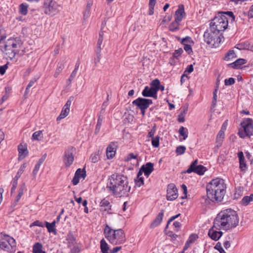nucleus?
<instances>
[{"label":"nucleus","instance_id":"obj_12","mask_svg":"<svg viewBox=\"0 0 253 253\" xmlns=\"http://www.w3.org/2000/svg\"><path fill=\"white\" fill-rule=\"evenodd\" d=\"M74 97L71 96L67 101L66 104L63 106L60 115L57 118V121H59L66 117L70 112V108L72 102L74 100Z\"/></svg>","mask_w":253,"mask_h":253},{"label":"nucleus","instance_id":"obj_48","mask_svg":"<svg viewBox=\"0 0 253 253\" xmlns=\"http://www.w3.org/2000/svg\"><path fill=\"white\" fill-rule=\"evenodd\" d=\"M186 151V147L184 146H179L176 148V153L177 155H182Z\"/></svg>","mask_w":253,"mask_h":253},{"label":"nucleus","instance_id":"obj_15","mask_svg":"<svg viewBox=\"0 0 253 253\" xmlns=\"http://www.w3.org/2000/svg\"><path fill=\"white\" fill-rule=\"evenodd\" d=\"M150 87L146 86L142 91V94L144 97H151L156 99L157 98V90L155 87L150 85Z\"/></svg>","mask_w":253,"mask_h":253},{"label":"nucleus","instance_id":"obj_31","mask_svg":"<svg viewBox=\"0 0 253 253\" xmlns=\"http://www.w3.org/2000/svg\"><path fill=\"white\" fill-rule=\"evenodd\" d=\"M236 57V53L233 49L229 50L225 55L223 59L229 61Z\"/></svg>","mask_w":253,"mask_h":253},{"label":"nucleus","instance_id":"obj_54","mask_svg":"<svg viewBox=\"0 0 253 253\" xmlns=\"http://www.w3.org/2000/svg\"><path fill=\"white\" fill-rule=\"evenodd\" d=\"M34 226H39V227H43L44 224L42 222L40 221L39 220H36V221H34V222H33L30 225V227H32Z\"/></svg>","mask_w":253,"mask_h":253},{"label":"nucleus","instance_id":"obj_57","mask_svg":"<svg viewBox=\"0 0 253 253\" xmlns=\"http://www.w3.org/2000/svg\"><path fill=\"white\" fill-rule=\"evenodd\" d=\"M8 68V65L6 64L5 65L0 66V74L2 75H4L5 73L6 70Z\"/></svg>","mask_w":253,"mask_h":253},{"label":"nucleus","instance_id":"obj_8","mask_svg":"<svg viewBox=\"0 0 253 253\" xmlns=\"http://www.w3.org/2000/svg\"><path fill=\"white\" fill-rule=\"evenodd\" d=\"M43 8L46 14L54 16L59 11L60 5L53 0H44Z\"/></svg>","mask_w":253,"mask_h":253},{"label":"nucleus","instance_id":"obj_9","mask_svg":"<svg viewBox=\"0 0 253 253\" xmlns=\"http://www.w3.org/2000/svg\"><path fill=\"white\" fill-rule=\"evenodd\" d=\"M198 160H195L193 161L185 172L190 173L193 172L200 175H203L207 169L203 165H198Z\"/></svg>","mask_w":253,"mask_h":253},{"label":"nucleus","instance_id":"obj_20","mask_svg":"<svg viewBox=\"0 0 253 253\" xmlns=\"http://www.w3.org/2000/svg\"><path fill=\"white\" fill-rule=\"evenodd\" d=\"M198 238V236L196 234H191L188 240L186 241L185 246L183 249L182 253H183L186 250H187L192 244H193Z\"/></svg>","mask_w":253,"mask_h":253},{"label":"nucleus","instance_id":"obj_39","mask_svg":"<svg viewBox=\"0 0 253 253\" xmlns=\"http://www.w3.org/2000/svg\"><path fill=\"white\" fill-rule=\"evenodd\" d=\"M64 67V64L62 63H59L57 65V67L55 71L54 77L57 78L59 74L61 72Z\"/></svg>","mask_w":253,"mask_h":253},{"label":"nucleus","instance_id":"obj_26","mask_svg":"<svg viewBox=\"0 0 253 253\" xmlns=\"http://www.w3.org/2000/svg\"><path fill=\"white\" fill-rule=\"evenodd\" d=\"M246 60L243 58H239L236 60L235 62L229 64L228 66L234 69H238L240 68L241 65L246 63Z\"/></svg>","mask_w":253,"mask_h":253},{"label":"nucleus","instance_id":"obj_41","mask_svg":"<svg viewBox=\"0 0 253 253\" xmlns=\"http://www.w3.org/2000/svg\"><path fill=\"white\" fill-rule=\"evenodd\" d=\"M188 130L183 126H181L179 129V133L180 135L183 137V139H186L188 137Z\"/></svg>","mask_w":253,"mask_h":253},{"label":"nucleus","instance_id":"obj_36","mask_svg":"<svg viewBox=\"0 0 253 253\" xmlns=\"http://www.w3.org/2000/svg\"><path fill=\"white\" fill-rule=\"evenodd\" d=\"M252 201H253V194H251L249 196L244 197L241 202L243 205L246 206Z\"/></svg>","mask_w":253,"mask_h":253},{"label":"nucleus","instance_id":"obj_45","mask_svg":"<svg viewBox=\"0 0 253 253\" xmlns=\"http://www.w3.org/2000/svg\"><path fill=\"white\" fill-rule=\"evenodd\" d=\"M99 151H98L97 152L92 154L91 155L90 159L92 163H96L98 161V160H99Z\"/></svg>","mask_w":253,"mask_h":253},{"label":"nucleus","instance_id":"obj_16","mask_svg":"<svg viewBox=\"0 0 253 253\" xmlns=\"http://www.w3.org/2000/svg\"><path fill=\"white\" fill-rule=\"evenodd\" d=\"M22 44L21 42L19 39H8L4 45L5 50H10L11 47L17 48L20 47Z\"/></svg>","mask_w":253,"mask_h":253},{"label":"nucleus","instance_id":"obj_55","mask_svg":"<svg viewBox=\"0 0 253 253\" xmlns=\"http://www.w3.org/2000/svg\"><path fill=\"white\" fill-rule=\"evenodd\" d=\"M183 52V49L182 48H179L177 50H175L174 52L173 53V57L175 58H177L179 56H180L182 53Z\"/></svg>","mask_w":253,"mask_h":253},{"label":"nucleus","instance_id":"obj_6","mask_svg":"<svg viewBox=\"0 0 253 253\" xmlns=\"http://www.w3.org/2000/svg\"><path fill=\"white\" fill-rule=\"evenodd\" d=\"M228 19L223 15L214 17L210 23V28L219 34L228 27Z\"/></svg>","mask_w":253,"mask_h":253},{"label":"nucleus","instance_id":"obj_59","mask_svg":"<svg viewBox=\"0 0 253 253\" xmlns=\"http://www.w3.org/2000/svg\"><path fill=\"white\" fill-rule=\"evenodd\" d=\"M240 163V169L242 171H245L246 169V164L245 162V160L239 161Z\"/></svg>","mask_w":253,"mask_h":253},{"label":"nucleus","instance_id":"obj_62","mask_svg":"<svg viewBox=\"0 0 253 253\" xmlns=\"http://www.w3.org/2000/svg\"><path fill=\"white\" fill-rule=\"evenodd\" d=\"M40 166L36 164L34 167V169L33 171V174L36 176L40 169Z\"/></svg>","mask_w":253,"mask_h":253},{"label":"nucleus","instance_id":"obj_42","mask_svg":"<svg viewBox=\"0 0 253 253\" xmlns=\"http://www.w3.org/2000/svg\"><path fill=\"white\" fill-rule=\"evenodd\" d=\"M75 175L79 177V178H84L86 176V171L84 169H78L76 171Z\"/></svg>","mask_w":253,"mask_h":253},{"label":"nucleus","instance_id":"obj_19","mask_svg":"<svg viewBox=\"0 0 253 253\" xmlns=\"http://www.w3.org/2000/svg\"><path fill=\"white\" fill-rule=\"evenodd\" d=\"M235 47L239 50L248 49L253 51V43L251 44L248 42H242L236 44Z\"/></svg>","mask_w":253,"mask_h":253},{"label":"nucleus","instance_id":"obj_3","mask_svg":"<svg viewBox=\"0 0 253 253\" xmlns=\"http://www.w3.org/2000/svg\"><path fill=\"white\" fill-rule=\"evenodd\" d=\"M226 185L224 180L220 178L212 179L206 186L208 198L212 202L222 201L226 193Z\"/></svg>","mask_w":253,"mask_h":253},{"label":"nucleus","instance_id":"obj_14","mask_svg":"<svg viewBox=\"0 0 253 253\" xmlns=\"http://www.w3.org/2000/svg\"><path fill=\"white\" fill-rule=\"evenodd\" d=\"M27 165L25 163L22 164L21 167H20V169H19L16 175L14 177V178L13 179L12 181V186L11 189V193L12 194L13 192H14L16 187L17 186L18 184V180H19V178L21 176V174L23 173V172L24 171L25 169L26 168Z\"/></svg>","mask_w":253,"mask_h":253},{"label":"nucleus","instance_id":"obj_64","mask_svg":"<svg viewBox=\"0 0 253 253\" xmlns=\"http://www.w3.org/2000/svg\"><path fill=\"white\" fill-rule=\"evenodd\" d=\"M248 16L251 18H253V4L251 6L248 11Z\"/></svg>","mask_w":253,"mask_h":253},{"label":"nucleus","instance_id":"obj_52","mask_svg":"<svg viewBox=\"0 0 253 253\" xmlns=\"http://www.w3.org/2000/svg\"><path fill=\"white\" fill-rule=\"evenodd\" d=\"M235 83V80L233 78H230L228 79H225L224 83L226 85H231L234 84Z\"/></svg>","mask_w":253,"mask_h":253},{"label":"nucleus","instance_id":"obj_46","mask_svg":"<svg viewBox=\"0 0 253 253\" xmlns=\"http://www.w3.org/2000/svg\"><path fill=\"white\" fill-rule=\"evenodd\" d=\"M160 137L156 136L152 138V145L154 147L157 148L159 146Z\"/></svg>","mask_w":253,"mask_h":253},{"label":"nucleus","instance_id":"obj_47","mask_svg":"<svg viewBox=\"0 0 253 253\" xmlns=\"http://www.w3.org/2000/svg\"><path fill=\"white\" fill-rule=\"evenodd\" d=\"M36 81H37V80L35 78L32 79L30 81L29 83L28 84L26 88V90H25V94H24L25 95H26L28 93V92H29V89L30 88V87H31L32 86H33V85L36 82Z\"/></svg>","mask_w":253,"mask_h":253},{"label":"nucleus","instance_id":"obj_60","mask_svg":"<svg viewBox=\"0 0 253 253\" xmlns=\"http://www.w3.org/2000/svg\"><path fill=\"white\" fill-rule=\"evenodd\" d=\"M224 14H226L227 15H228L230 18H231V21H234L235 20V16L234 15V14L231 11H226V12H225L224 13H223Z\"/></svg>","mask_w":253,"mask_h":253},{"label":"nucleus","instance_id":"obj_44","mask_svg":"<svg viewBox=\"0 0 253 253\" xmlns=\"http://www.w3.org/2000/svg\"><path fill=\"white\" fill-rule=\"evenodd\" d=\"M19 12L24 15H26L28 12V6L23 3L21 4L19 7Z\"/></svg>","mask_w":253,"mask_h":253},{"label":"nucleus","instance_id":"obj_24","mask_svg":"<svg viewBox=\"0 0 253 253\" xmlns=\"http://www.w3.org/2000/svg\"><path fill=\"white\" fill-rule=\"evenodd\" d=\"M18 149L19 159H23L27 156L28 152L27 147L25 146L20 144L18 146Z\"/></svg>","mask_w":253,"mask_h":253},{"label":"nucleus","instance_id":"obj_7","mask_svg":"<svg viewBox=\"0 0 253 253\" xmlns=\"http://www.w3.org/2000/svg\"><path fill=\"white\" fill-rule=\"evenodd\" d=\"M242 128L239 129L238 134L241 138L250 137L253 132V122L251 119H247L241 123Z\"/></svg>","mask_w":253,"mask_h":253},{"label":"nucleus","instance_id":"obj_35","mask_svg":"<svg viewBox=\"0 0 253 253\" xmlns=\"http://www.w3.org/2000/svg\"><path fill=\"white\" fill-rule=\"evenodd\" d=\"M46 227L49 233L55 232V221H53L52 223H49L48 222H45Z\"/></svg>","mask_w":253,"mask_h":253},{"label":"nucleus","instance_id":"obj_1","mask_svg":"<svg viewBox=\"0 0 253 253\" xmlns=\"http://www.w3.org/2000/svg\"><path fill=\"white\" fill-rule=\"evenodd\" d=\"M239 219L236 211L228 209L221 211L214 220L213 227L217 229L231 230L236 227Z\"/></svg>","mask_w":253,"mask_h":253},{"label":"nucleus","instance_id":"obj_10","mask_svg":"<svg viewBox=\"0 0 253 253\" xmlns=\"http://www.w3.org/2000/svg\"><path fill=\"white\" fill-rule=\"evenodd\" d=\"M132 103L139 109H147L153 103V101L150 99L138 97L133 101Z\"/></svg>","mask_w":253,"mask_h":253},{"label":"nucleus","instance_id":"obj_11","mask_svg":"<svg viewBox=\"0 0 253 253\" xmlns=\"http://www.w3.org/2000/svg\"><path fill=\"white\" fill-rule=\"evenodd\" d=\"M167 192V199L168 201L174 200L178 197V190L173 183H170L168 185Z\"/></svg>","mask_w":253,"mask_h":253},{"label":"nucleus","instance_id":"obj_32","mask_svg":"<svg viewBox=\"0 0 253 253\" xmlns=\"http://www.w3.org/2000/svg\"><path fill=\"white\" fill-rule=\"evenodd\" d=\"M67 241L68 242V246L71 248L74 246L76 244V239L74 236L71 234H69L67 237Z\"/></svg>","mask_w":253,"mask_h":253},{"label":"nucleus","instance_id":"obj_23","mask_svg":"<svg viewBox=\"0 0 253 253\" xmlns=\"http://www.w3.org/2000/svg\"><path fill=\"white\" fill-rule=\"evenodd\" d=\"M208 235L211 239L217 241L222 236V232L221 231H215L212 228H211L209 231Z\"/></svg>","mask_w":253,"mask_h":253},{"label":"nucleus","instance_id":"obj_40","mask_svg":"<svg viewBox=\"0 0 253 253\" xmlns=\"http://www.w3.org/2000/svg\"><path fill=\"white\" fill-rule=\"evenodd\" d=\"M244 188L243 187H238L234 193V198L238 199L243 195Z\"/></svg>","mask_w":253,"mask_h":253},{"label":"nucleus","instance_id":"obj_25","mask_svg":"<svg viewBox=\"0 0 253 253\" xmlns=\"http://www.w3.org/2000/svg\"><path fill=\"white\" fill-rule=\"evenodd\" d=\"M26 189V184L25 183H22L20 185L19 190H18V194L14 200V204L16 205L20 200L21 197L23 195L24 192Z\"/></svg>","mask_w":253,"mask_h":253},{"label":"nucleus","instance_id":"obj_38","mask_svg":"<svg viewBox=\"0 0 253 253\" xmlns=\"http://www.w3.org/2000/svg\"><path fill=\"white\" fill-rule=\"evenodd\" d=\"M42 245L40 243H36L33 246V253H40L42 251Z\"/></svg>","mask_w":253,"mask_h":253},{"label":"nucleus","instance_id":"obj_22","mask_svg":"<svg viewBox=\"0 0 253 253\" xmlns=\"http://www.w3.org/2000/svg\"><path fill=\"white\" fill-rule=\"evenodd\" d=\"M164 213V211L162 210L155 220L152 222L151 227L154 228L158 226L162 222Z\"/></svg>","mask_w":253,"mask_h":253},{"label":"nucleus","instance_id":"obj_50","mask_svg":"<svg viewBox=\"0 0 253 253\" xmlns=\"http://www.w3.org/2000/svg\"><path fill=\"white\" fill-rule=\"evenodd\" d=\"M191 42H192L191 38L189 37H186L182 40L181 43L185 45V44H188Z\"/></svg>","mask_w":253,"mask_h":253},{"label":"nucleus","instance_id":"obj_17","mask_svg":"<svg viewBox=\"0 0 253 253\" xmlns=\"http://www.w3.org/2000/svg\"><path fill=\"white\" fill-rule=\"evenodd\" d=\"M185 15L184 8L183 5H179L178 9L175 13V22L178 23L180 22Z\"/></svg>","mask_w":253,"mask_h":253},{"label":"nucleus","instance_id":"obj_30","mask_svg":"<svg viewBox=\"0 0 253 253\" xmlns=\"http://www.w3.org/2000/svg\"><path fill=\"white\" fill-rule=\"evenodd\" d=\"M100 250L102 253H108L109 250V245L104 238L100 241Z\"/></svg>","mask_w":253,"mask_h":253},{"label":"nucleus","instance_id":"obj_61","mask_svg":"<svg viewBox=\"0 0 253 253\" xmlns=\"http://www.w3.org/2000/svg\"><path fill=\"white\" fill-rule=\"evenodd\" d=\"M80 178L75 174L74 178L72 179V182L74 185H77L79 182Z\"/></svg>","mask_w":253,"mask_h":253},{"label":"nucleus","instance_id":"obj_43","mask_svg":"<svg viewBox=\"0 0 253 253\" xmlns=\"http://www.w3.org/2000/svg\"><path fill=\"white\" fill-rule=\"evenodd\" d=\"M156 0H149V14L152 15L154 14V7L156 4Z\"/></svg>","mask_w":253,"mask_h":253},{"label":"nucleus","instance_id":"obj_33","mask_svg":"<svg viewBox=\"0 0 253 253\" xmlns=\"http://www.w3.org/2000/svg\"><path fill=\"white\" fill-rule=\"evenodd\" d=\"M10 246L12 247V244L6 241H0V248L5 251H8Z\"/></svg>","mask_w":253,"mask_h":253},{"label":"nucleus","instance_id":"obj_13","mask_svg":"<svg viewBox=\"0 0 253 253\" xmlns=\"http://www.w3.org/2000/svg\"><path fill=\"white\" fill-rule=\"evenodd\" d=\"M74 151L75 148L74 147H71L65 153L63 157V161L66 167H70L74 161V157L73 155V152Z\"/></svg>","mask_w":253,"mask_h":253},{"label":"nucleus","instance_id":"obj_58","mask_svg":"<svg viewBox=\"0 0 253 253\" xmlns=\"http://www.w3.org/2000/svg\"><path fill=\"white\" fill-rule=\"evenodd\" d=\"M184 49L188 54H190L192 52V47L189 44L184 45Z\"/></svg>","mask_w":253,"mask_h":253},{"label":"nucleus","instance_id":"obj_21","mask_svg":"<svg viewBox=\"0 0 253 253\" xmlns=\"http://www.w3.org/2000/svg\"><path fill=\"white\" fill-rule=\"evenodd\" d=\"M145 175L148 176L154 170V165L152 163H147L145 166L141 168Z\"/></svg>","mask_w":253,"mask_h":253},{"label":"nucleus","instance_id":"obj_56","mask_svg":"<svg viewBox=\"0 0 253 253\" xmlns=\"http://www.w3.org/2000/svg\"><path fill=\"white\" fill-rule=\"evenodd\" d=\"M181 188L183 190V194H184V196L181 197V199H184L186 198V197H187V187L185 184H182L181 185Z\"/></svg>","mask_w":253,"mask_h":253},{"label":"nucleus","instance_id":"obj_29","mask_svg":"<svg viewBox=\"0 0 253 253\" xmlns=\"http://www.w3.org/2000/svg\"><path fill=\"white\" fill-rule=\"evenodd\" d=\"M103 40V33L102 31H101L99 33V38L98 39L97 43V47L96 50V53H100L101 52V45L102 44Z\"/></svg>","mask_w":253,"mask_h":253},{"label":"nucleus","instance_id":"obj_63","mask_svg":"<svg viewBox=\"0 0 253 253\" xmlns=\"http://www.w3.org/2000/svg\"><path fill=\"white\" fill-rule=\"evenodd\" d=\"M193 71V67L192 65H190L188 66V67L186 68L185 71H184L185 74H186V72H188V73H190Z\"/></svg>","mask_w":253,"mask_h":253},{"label":"nucleus","instance_id":"obj_49","mask_svg":"<svg viewBox=\"0 0 253 253\" xmlns=\"http://www.w3.org/2000/svg\"><path fill=\"white\" fill-rule=\"evenodd\" d=\"M135 184L138 187H140L141 185L144 184L143 178L137 177V179L135 180Z\"/></svg>","mask_w":253,"mask_h":253},{"label":"nucleus","instance_id":"obj_53","mask_svg":"<svg viewBox=\"0 0 253 253\" xmlns=\"http://www.w3.org/2000/svg\"><path fill=\"white\" fill-rule=\"evenodd\" d=\"M156 130V125L154 126L151 130L149 132L148 136L152 138L155 137L154 134Z\"/></svg>","mask_w":253,"mask_h":253},{"label":"nucleus","instance_id":"obj_34","mask_svg":"<svg viewBox=\"0 0 253 253\" xmlns=\"http://www.w3.org/2000/svg\"><path fill=\"white\" fill-rule=\"evenodd\" d=\"M224 131L223 130H220L216 136V142L219 144L221 145L222 142L224 138Z\"/></svg>","mask_w":253,"mask_h":253},{"label":"nucleus","instance_id":"obj_27","mask_svg":"<svg viewBox=\"0 0 253 253\" xmlns=\"http://www.w3.org/2000/svg\"><path fill=\"white\" fill-rule=\"evenodd\" d=\"M116 150L113 147L112 144H109L106 149V156L108 159H112L115 155Z\"/></svg>","mask_w":253,"mask_h":253},{"label":"nucleus","instance_id":"obj_28","mask_svg":"<svg viewBox=\"0 0 253 253\" xmlns=\"http://www.w3.org/2000/svg\"><path fill=\"white\" fill-rule=\"evenodd\" d=\"M150 85L155 87V88L157 90V93L159 90H161V91H164L165 90L164 86L160 84V81L157 79L152 81L150 83Z\"/></svg>","mask_w":253,"mask_h":253},{"label":"nucleus","instance_id":"obj_5","mask_svg":"<svg viewBox=\"0 0 253 253\" xmlns=\"http://www.w3.org/2000/svg\"><path fill=\"white\" fill-rule=\"evenodd\" d=\"M223 38V37H221V35H219L215 31L212 30L210 28L204 34V41L211 47H218Z\"/></svg>","mask_w":253,"mask_h":253},{"label":"nucleus","instance_id":"obj_4","mask_svg":"<svg viewBox=\"0 0 253 253\" xmlns=\"http://www.w3.org/2000/svg\"><path fill=\"white\" fill-rule=\"evenodd\" d=\"M103 233L105 237L113 245L122 244L126 242L125 233L122 229H113L108 224H106Z\"/></svg>","mask_w":253,"mask_h":253},{"label":"nucleus","instance_id":"obj_2","mask_svg":"<svg viewBox=\"0 0 253 253\" xmlns=\"http://www.w3.org/2000/svg\"><path fill=\"white\" fill-rule=\"evenodd\" d=\"M127 177L123 174L114 173L108 179L107 188L117 197H122L127 194L130 190L128 185Z\"/></svg>","mask_w":253,"mask_h":253},{"label":"nucleus","instance_id":"obj_37","mask_svg":"<svg viewBox=\"0 0 253 253\" xmlns=\"http://www.w3.org/2000/svg\"><path fill=\"white\" fill-rule=\"evenodd\" d=\"M42 131L39 130L35 132L32 135V139L36 140H41L42 138Z\"/></svg>","mask_w":253,"mask_h":253},{"label":"nucleus","instance_id":"obj_51","mask_svg":"<svg viewBox=\"0 0 253 253\" xmlns=\"http://www.w3.org/2000/svg\"><path fill=\"white\" fill-rule=\"evenodd\" d=\"M214 248L218 250L220 253H226V252H225V251L223 250V249L222 248V246H221V244L219 242H218L216 245H215Z\"/></svg>","mask_w":253,"mask_h":253},{"label":"nucleus","instance_id":"obj_18","mask_svg":"<svg viewBox=\"0 0 253 253\" xmlns=\"http://www.w3.org/2000/svg\"><path fill=\"white\" fill-rule=\"evenodd\" d=\"M100 211H107L108 213L111 209V205L108 200L106 199L102 200L100 203Z\"/></svg>","mask_w":253,"mask_h":253}]
</instances>
